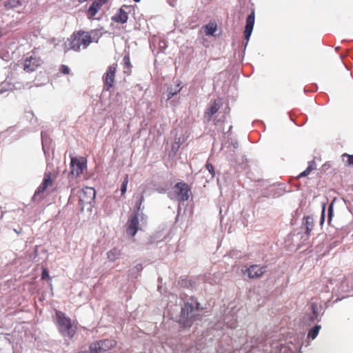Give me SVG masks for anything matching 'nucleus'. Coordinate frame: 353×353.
<instances>
[{
  "label": "nucleus",
  "instance_id": "obj_7",
  "mask_svg": "<svg viewBox=\"0 0 353 353\" xmlns=\"http://www.w3.org/2000/svg\"><path fill=\"white\" fill-rule=\"evenodd\" d=\"M266 266L265 265H251L249 267H244L241 272L244 275L248 276L250 279H257L261 278L264 273L266 272Z\"/></svg>",
  "mask_w": 353,
  "mask_h": 353
},
{
  "label": "nucleus",
  "instance_id": "obj_42",
  "mask_svg": "<svg viewBox=\"0 0 353 353\" xmlns=\"http://www.w3.org/2000/svg\"><path fill=\"white\" fill-rule=\"evenodd\" d=\"M14 232H15L16 233H19V232H18V231H17V230H14Z\"/></svg>",
  "mask_w": 353,
  "mask_h": 353
},
{
  "label": "nucleus",
  "instance_id": "obj_27",
  "mask_svg": "<svg viewBox=\"0 0 353 353\" xmlns=\"http://www.w3.org/2000/svg\"><path fill=\"white\" fill-rule=\"evenodd\" d=\"M314 169L312 165H309L308 167L298 176V178L305 177L308 176L310 172Z\"/></svg>",
  "mask_w": 353,
  "mask_h": 353
},
{
  "label": "nucleus",
  "instance_id": "obj_23",
  "mask_svg": "<svg viewBox=\"0 0 353 353\" xmlns=\"http://www.w3.org/2000/svg\"><path fill=\"white\" fill-rule=\"evenodd\" d=\"M321 329V325H316L312 329H310L307 334V338L310 339H314L318 335L319 330Z\"/></svg>",
  "mask_w": 353,
  "mask_h": 353
},
{
  "label": "nucleus",
  "instance_id": "obj_16",
  "mask_svg": "<svg viewBox=\"0 0 353 353\" xmlns=\"http://www.w3.org/2000/svg\"><path fill=\"white\" fill-rule=\"evenodd\" d=\"M123 73L127 76H130L132 72V63L129 54H125L123 59Z\"/></svg>",
  "mask_w": 353,
  "mask_h": 353
},
{
  "label": "nucleus",
  "instance_id": "obj_1",
  "mask_svg": "<svg viewBox=\"0 0 353 353\" xmlns=\"http://www.w3.org/2000/svg\"><path fill=\"white\" fill-rule=\"evenodd\" d=\"M56 324L59 332L64 337L72 339L77 332V325L70 318L61 311H56Z\"/></svg>",
  "mask_w": 353,
  "mask_h": 353
},
{
  "label": "nucleus",
  "instance_id": "obj_38",
  "mask_svg": "<svg viewBox=\"0 0 353 353\" xmlns=\"http://www.w3.org/2000/svg\"><path fill=\"white\" fill-rule=\"evenodd\" d=\"M196 309L198 310L199 309V303H196Z\"/></svg>",
  "mask_w": 353,
  "mask_h": 353
},
{
  "label": "nucleus",
  "instance_id": "obj_19",
  "mask_svg": "<svg viewBox=\"0 0 353 353\" xmlns=\"http://www.w3.org/2000/svg\"><path fill=\"white\" fill-rule=\"evenodd\" d=\"M121 254L120 250L113 248L107 253L108 259L111 261H114Z\"/></svg>",
  "mask_w": 353,
  "mask_h": 353
},
{
  "label": "nucleus",
  "instance_id": "obj_32",
  "mask_svg": "<svg viewBox=\"0 0 353 353\" xmlns=\"http://www.w3.org/2000/svg\"><path fill=\"white\" fill-rule=\"evenodd\" d=\"M59 71L64 74H68L70 73V68L65 65H61Z\"/></svg>",
  "mask_w": 353,
  "mask_h": 353
},
{
  "label": "nucleus",
  "instance_id": "obj_41",
  "mask_svg": "<svg viewBox=\"0 0 353 353\" xmlns=\"http://www.w3.org/2000/svg\"><path fill=\"white\" fill-rule=\"evenodd\" d=\"M14 232H15L16 233H19V232H18V231H17V230H14Z\"/></svg>",
  "mask_w": 353,
  "mask_h": 353
},
{
  "label": "nucleus",
  "instance_id": "obj_25",
  "mask_svg": "<svg viewBox=\"0 0 353 353\" xmlns=\"http://www.w3.org/2000/svg\"><path fill=\"white\" fill-rule=\"evenodd\" d=\"M342 159L347 165H353V154L350 155L346 153L342 154Z\"/></svg>",
  "mask_w": 353,
  "mask_h": 353
},
{
  "label": "nucleus",
  "instance_id": "obj_6",
  "mask_svg": "<svg viewBox=\"0 0 353 353\" xmlns=\"http://www.w3.org/2000/svg\"><path fill=\"white\" fill-rule=\"evenodd\" d=\"M78 195L79 203L83 209L85 205L91 204L94 201L96 192L93 188L85 187L79 191Z\"/></svg>",
  "mask_w": 353,
  "mask_h": 353
},
{
  "label": "nucleus",
  "instance_id": "obj_31",
  "mask_svg": "<svg viewBox=\"0 0 353 353\" xmlns=\"http://www.w3.org/2000/svg\"><path fill=\"white\" fill-rule=\"evenodd\" d=\"M333 215V203H331L328 208L327 221H331Z\"/></svg>",
  "mask_w": 353,
  "mask_h": 353
},
{
  "label": "nucleus",
  "instance_id": "obj_30",
  "mask_svg": "<svg viewBox=\"0 0 353 353\" xmlns=\"http://www.w3.org/2000/svg\"><path fill=\"white\" fill-rule=\"evenodd\" d=\"M41 279H50L48 270L46 268H43L41 273Z\"/></svg>",
  "mask_w": 353,
  "mask_h": 353
},
{
  "label": "nucleus",
  "instance_id": "obj_4",
  "mask_svg": "<svg viewBox=\"0 0 353 353\" xmlns=\"http://www.w3.org/2000/svg\"><path fill=\"white\" fill-rule=\"evenodd\" d=\"M53 181L52 180V174L50 172H46L44 174V177L42 183L38 187L34 192L32 199L36 201H41L45 196V192L48 188L52 186Z\"/></svg>",
  "mask_w": 353,
  "mask_h": 353
},
{
  "label": "nucleus",
  "instance_id": "obj_12",
  "mask_svg": "<svg viewBox=\"0 0 353 353\" xmlns=\"http://www.w3.org/2000/svg\"><path fill=\"white\" fill-rule=\"evenodd\" d=\"M108 0H95L89 7L87 16L89 19H93L101 8L107 2Z\"/></svg>",
  "mask_w": 353,
  "mask_h": 353
},
{
  "label": "nucleus",
  "instance_id": "obj_18",
  "mask_svg": "<svg viewBox=\"0 0 353 353\" xmlns=\"http://www.w3.org/2000/svg\"><path fill=\"white\" fill-rule=\"evenodd\" d=\"M139 222H130V224L126 229L128 235L134 236L138 230V225Z\"/></svg>",
  "mask_w": 353,
  "mask_h": 353
},
{
  "label": "nucleus",
  "instance_id": "obj_5",
  "mask_svg": "<svg viewBox=\"0 0 353 353\" xmlns=\"http://www.w3.org/2000/svg\"><path fill=\"white\" fill-rule=\"evenodd\" d=\"M173 191L180 201H187L192 194L190 187L185 182H178L173 187Z\"/></svg>",
  "mask_w": 353,
  "mask_h": 353
},
{
  "label": "nucleus",
  "instance_id": "obj_11",
  "mask_svg": "<svg viewBox=\"0 0 353 353\" xmlns=\"http://www.w3.org/2000/svg\"><path fill=\"white\" fill-rule=\"evenodd\" d=\"M338 290L343 293L348 292L353 290V273H350L344 276L338 287Z\"/></svg>",
  "mask_w": 353,
  "mask_h": 353
},
{
  "label": "nucleus",
  "instance_id": "obj_9",
  "mask_svg": "<svg viewBox=\"0 0 353 353\" xmlns=\"http://www.w3.org/2000/svg\"><path fill=\"white\" fill-rule=\"evenodd\" d=\"M86 168V161L84 158L71 157L70 174L72 175L79 176Z\"/></svg>",
  "mask_w": 353,
  "mask_h": 353
},
{
  "label": "nucleus",
  "instance_id": "obj_35",
  "mask_svg": "<svg viewBox=\"0 0 353 353\" xmlns=\"http://www.w3.org/2000/svg\"><path fill=\"white\" fill-rule=\"evenodd\" d=\"M144 200V197H143V195L141 194V196H140V199H139V203H137L138 205V210H139L140 209V205H141L142 202Z\"/></svg>",
  "mask_w": 353,
  "mask_h": 353
},
{
  "label": "nucleus",
  "instance_id": "obj_21",
  "mask_svg": "<svg viewBox=\"0 0 353 353\" xmlns=\"http://www.w3.org/2000/svg\"><path fill=\"white\" fill-rule=\"evenodd\" d=\"M21 6L22 3L19 0H9L8 2L5 3V7L6 9L17 8Z\"/></svg>",
  "mask_w": 353,
  "mask_h": 353
},
{
  "label": "nucleus",
  "instance_id": "obj_3",
  "mask_svg": "<svg viewBox=\"0 0 353 353\" xmlns=\"http://www.w3.org/2000/svg\"><path fill=\"white\" fill-rule=\"evenodd\" d=\"M194 307L192 303H185L181 309L180 316V323L185 327H190L192 325L193 322L197 319L196 315H192Z\"/></svg>",
  "mask_w": 353,
  "mask_h": 353
},
{
  "label": "nucleus",
  "instance_id": "obj_28",
  "mask_svg": "<svg viewBox=\"0 0 353 353\" xmlns=\"http://www.w3.org/2000/svg\"><path fill=\"white\" fill-rule=\"evenodd\" d=\"M313 223L314 222H305V233L309 235L310 234V232L312 230L313 228Z\"/></svg>",
  "mask_w": 353,
  "mask_h": 353
},
{
  "label": "nucleus",
  "instance_id": "obj_15",
  "mask_svg": "<svg viewBox=\"0 0 353 353\" xmlns=\"http://www.w3.org/2000/svg\"><path fill=\"white\" fill-rule=\"evenodd\" d=\"M101 352L108 351L117 345V341L113 339H103L97 341Z\"/></svg>",
  "mask_w": 353,
  "mask_h": 353
},
{
  "label": "nucleus",
  "instance_id": "obj_29",
  "mask_svg": "<svg viewBox=\"0 0 353 353\" xmlns=\"http://www.w3.org/2000/svg\"><path fill=\"white\" fill-rule=\"evenodd\" d=\"M206 169L209 171V172L212 174V176L215 175L214 168L212 163L207 162L205 165Z\"/></svg>",
  "mask_w": 353,
  "mask_h": 353
},
{
  "label": "nucleus",
  "instance_id": "obj_8",
  "mask_svg": "<svg viewBox=\"0 0 353 353\" xmlns=\"http://www.w3.org/2000/svg\"><path fill=\"white\" fill-rule=\"evenodd\" d=\"M117 70V64L113 63L110 65L103 76V89L108 91L113 87L115 75Z\"/></svg>",
  "mask_w": 353,
  "mask_h": 353
},
{
  "label": "nucleus",
  "instance_id": "obj_13",
  "mask_svg": "<svg viewBox=\"0 0 353 353\" xmlns=\"http://www.w3.org/2000/svg\"><path fill=\"white\" fill-rule=\"evenodd\" d=\"M255 14L252 11L246 19V24L245 27L244 36L246 40H249L250 37L252 32L254 24Z\"/></svg>",
  "mask_w": 353,
  "mask_h": 353
},
{
  "label": "nucleus",
  "instance_id": "obj_20",
  "mask_svg": "<svg viewBox=\"0 0 353 353\" xmlns=\"http://www.w3.org/2000/svg\"><path fill=\"white\" fill-rule=\"evenodd\" d=\"M205 32L207 35H212L216 30V23L210 22L205 27Z\"/></svg>",
  "mask_w": 353,
  "mask_h": 353
},
{
  "label": "nucleus",
  "instance_id": "obj_17",
  "mask_svg": "<svg viewBox=\"0 0 353 353\" xmlns=\"http://www.w3.org/2000/svg\"><path fill=\"white\" fill-rule=\"evenodd\" d=\"M220 108L219 102L215 100L213 103L209 107L206 111V114L209 117H211L216 114Z\"/></svg>",
  "mask_w": 353,
  "mask_h": 353
},
{
  "label": "nucleus",
  "instance_id": "obj_24",
  "mask_svg": "<svg viewBox=\"0 0 353 353\" xmlns=\"http://www.w3.org/2000/svg\"><path fill=\"white\" fill-rule=\"evenodd\" d=\"M129 181V177L128 174H125L121 185V196H124L127 191V186Z\"/></svg>",
  "mask_w": 353,
  "mask_h": 353
},
{
  "label": "nucleus",
  "instance_id": "obj_2",
  "mask_svg": "<svg viewBox=\"0 0 353 353\" xmlns=\"http://www.w3.org/2000/svg\"><path fill=\"white\" fill-rule=\"evenodd\" d=\"M68 41L69 48L74 51L87 48L92 41L90 33L83 30L74 32Z\"/></svg>",
  "mask_w": 353,
  "mask_h": 353
},
{
  "label": "nucleus",
  "instance_id": "obj_34",
  "mask_svg": "<svg viewBox=\"0 0 353 353\" xmlns=\"http://www.w3.org/2000/svg\"><path fill=\"white\" fill-rule=\"evenodd\" d=\"M325 206H326V204L325 203H323L322 204V210H321V221H324L325 220Z\"/></svg>",
  "mask_w": 353,
  "mask_h": 353
},
{
  "label": "nucleus",
  "instance_id": "obj_33",
  "mask_svg": "<svg viewBox=\"0 0 353 353\" xmlns=\"http://www.w3.org/2000/svg\"><path fill=\"white\" fill-rule=\"evenodd\" d=\"M312 310L313 313L312 319H316L318 317V308L317 305L314 303L312 304Z\"/></svg>",
  "mask_w": 353,
  "mask_h": 353
},
{
  "label": "nucleus",
  "instance_id": "obj_22",
  "mask_svg": "<svg viewBox=\"0 0 353 353\" xmlns=\"http://www.w3.org/2000/svg\"><path fill=\"white\" fill-rule=\"evenodd\" d=\"M180 84H181V83H178L177 85L176 86V88H170L168 89V91H167L168 96L167 97H168V100L172 99L175 94H176L177 93H179L181 91V88L179 87Z\"/></svg>",
  "mask_w": 353,
  "mask_h": 353
},
{
  "label": "nucleus",
  "instance_id": "obj_26",
  "mask_svg": "<svg viewBox=\"0 0 353 353\" xmlns=\"http://www.w3.org/2000/svg\"><path fill=\"white\" fill-rule=\"evenodd\" d=\"M89 350L90 353H102L97 341L90 345Z\"/></svg>",
  "mask_w": 353,
  "mask_h": 353
},
{
  "label": "nucleus",
  "instance_id": "obj_40",
  "mask_svg": "<svg viewBox=\"0 0 353 353\" xmlns=\"http://www.w3.org/2000/svg\"><path fill=\"white\" fill-rule=\"evenodd\" d=\"M135 2H139L141 0H133Z\"/></svg>",
  "mask_w": 353,
  "mask_h": 353
},
{
  "label": "nucleus",
  "instance_id": "obj_37",
  "mask_svg": "<svg viewBox=\"0 0 353 353\" xmlns=\"http://www.w3.org/2000/svg\"><path fill=\"white\" fill-rule=\"evenodd\" d=\"M78 353H90V350L80 351Z\"/></svg>",
  "mask_w": 353,
  "mask_h": 353
},
{
  "label": "nucleus",
  "instance_id": "obj_14",
  "mask_svg": "<svg viewBox=\"0 0 353 353\" xmlns=\"http://www.w3.org/2000/svg\"><path fill=\"white\" fill-rule=\"evenodd\" d=\"M124 7L127 8L125 6L121 7L117 12V13L112 17V20L117 23H125L127 22L128 19V14L124 10Z\"/></svg>",
  "mask_w": 353,
  "mask_h": 353
},
{
  "label": "nucleus",
  "instance_id": "obj_39",
  "mask_svg": "<svg viewBox=\"0 0 353 353\" xmlns=\"http://www.w3.org/2000/svg\"><path fill=\"white\" fill-rule=\"evenodd\" d=\"M306 219V221H308V219H309V216H307V217H304V219Z\"/></svg>",
  "mask_w": 353,
  "mask_h": 353
},
{
  "label": "nucleus",
  "instance_id": "obj_10",
  "mask_svg": "<svg viewBox=\"0 0 353 353\" xmlns=\"http://www.w3.org/2000/svg\"><path fill=\"white\" fill-rule=\"evenodd\" d=\"M42 60L37 56H30L26 57L23 63V70L26 72H32L41 66Z\"/></svg>",
  "mask_w": 353,
  "mask_h": 353
},
{
  "label": "nucleus",
  "instance_id": "obj_43",
  "mask_svg": "<svg viewBox=\"0 0 353 353\" xmlns=\"http://www.w3.org/2000/svg\"><path fill=\"white\" fill-rule=\"evenodd\" d=\"M14 232H15L16 233H19V232H18V231H17V230H14Z\"/></svg>",
  "mask_w": 353,
  "mask_h": 353
},
{
  "label": "nucleus",
  "instance_id": "obj_36",
  "mask_svg": "<svg viewBox=\"0 0 353 353\" xmlns=\"http://www.w3.org/2000/svg\"><path fill=\"white\" fill-rule=\"evenodd\" d=\"M130 221H139V216L137 214H135L134 216H133L132 217V219L130 220Z\"/></svg>",
  "mask_w": 353,
  "mask_h": 353
}]
</instances>
